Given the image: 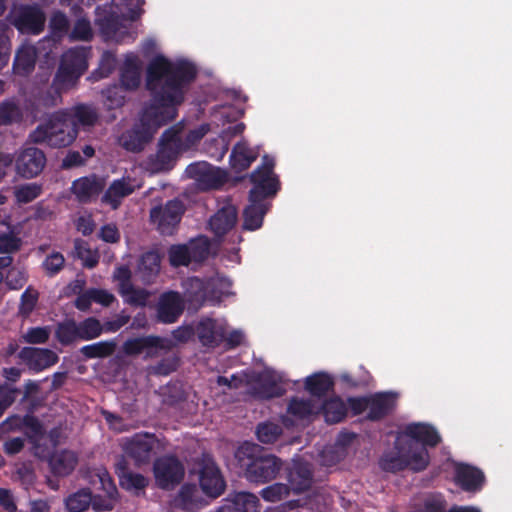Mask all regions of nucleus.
<instances>
[{"instance_id":"nucleus-1","label":"nucleus","mask_w":512,"mask_h":512,"mask_svg":"<svg viewBox=\"0 0 512 512\" xmlns=\"http://www.w3.org/2000/svg\"><path fill=\"white\" fill-rule=\"evenodd\" d=\"M196 77L195 65L187 60L172 62L163 56L153 59L146 72V88L152 103L144 109L139 122L121 135L123 148L142 151L161 126L173 121Z\"/></svg>"},{"instance_id":"nucleus-2","label":"nucleus","mask_w":512,"mask_h":512,"mask_svg":"<svg viewBox=\"0 0 512 512\" xmlns=\"http://www.w3.org/2000/svg\"><path fill=\"white\" fill-rule=\"evenodd\" d=\"M235 459L245 478L256 484L274 480L283 467L282 460L268 453L258 444L242 443L235 451Z\"/></svg>"},{"instance_id":"nucleus-3","label":"nucleus","mask_w":512,"mask_h":512,"mask_svg":"<svg viewBox=\"0 0 512 512\" xmlns=\"http://www.w3.org/2000/svg\"><path fill=\"white\" fill-rule=\"evenodd\" d=\"M68 117L64 109L53 112L30 133L29 140L54 148L69 146L77 138V130Z\"/></svg>"},{"instance_id":"nucleus-4","label":"nucleus","mask_w":512,"mask_h":512,"mask_svg":"<svg viewBox=\"0 0 512 512\" xmlns=\"http://www.w3.org/2000/svg\"><path fill=\"white\" fill-rule=\"evenodd\" d=\"M183 151L181 129L172 126L162 133L156 153L147 158V168L153 173L169 171Z\"/></svg>"},{"instance_id":"nucleus-5","label":"nucleus","mask_w":512,"mask_h":512,"mask_svg":"<svg viewBox=\"0 0 512 512\" xmlns=\"http://www.w3.org/2000/svg\"><path fill=\"white\" fill-rule=\"evenodd\" d=\"M275 160L264 155L262 163L251 174L252 188L249 191V201H268L276 196L280 190V180L274 173Z\"/></svg>"},{"instance_id":"nucleus-6","label":"nucleus","mask_w":512,"mask_h":512,"mask_svg":"<svg viewBox=\"0 0 512 512\" xmlns=\"http://www.w3.org/2000/svg\"><path fill=\"white\" fill-rule=\"evenodd\" d=\"M6 20L19 34L38 36L45 29L46 15L38 4H18L11 8Z\"/></svg>"},{"instance_id":"nucleus-7","label":"nucleus","mask_w":512,"mask_h":512,"mask_svg":"<svg viewBox=\"0 0 512 512\" xmlns=\"http://www.w3.org/2000/svg\"><path fill=\"white\" fill-rule=\"evenodd\" d=\"M231 281L226 277H214L202 280L198 277L189 278L186 288V299L195 306H202L207 300H220L228 294Z\"/></svg>"},{"instance_id":"nucleus-8","label":"nucleus","mask_w":512,"mask_h":512,"mask_svg":"<svg viewBox=\"0 0 512 512\" xmlns=\"http://www.w3.org/2000/svg\"><path fill=\"white\" fill-rule=\"evenodd\" d=\"M90 47L77 46L67 50L61 58L55 74L56 83H65L72 87L88 68Z\"/></svg>"},{"instance_id":"nucleus-9","label":"nucleus","mask_w":512,"mask_h":512,"mask_svg":"<svg viewBox=\"0 0 512 512\" xmlns=\"http://www.w3.org/2000/svg\"><path fill=\"white\" fill-rule=\"evenodd\" d=\"M153 472L156 483L161 489L178 485L185 474L184 466L174 455H164L155 460Z\"/></svg>"},{"instance_id":"nucleus-10","label":"nucleus","mask_w":512,"mask_h":512,"mask_svg":"<svg viewBox=\"0 0 512 512\" xmlns=\"http://www.w3.org/2000/svg\"><path fill=\"white\" fill-rule=\"evenodd\" d=\"M184 206L180 200H169L164 206L158 205L150 210V221L163 235H171L181 221Z\"/></svg>"},{"instance_id":"nucleus-11","label":"nucleus","mask_w":512,"mask_h":512,"mask_svg":"<svg viewBox=\"0 0 512 512\" xmlns=\"http://www.w3.org/2000/svg\"><path fill=\"white\" fill-rule=\"evenodd\" d=\"M158 447L159 440L154 434L137 433L126 441L124 451L136 466H141L151 461Z\"/></svg>"},{"instance_id":"nucleus-12","label":"nucleus","mask_w":512,"mask_h":512,"mask_svg":"<svg viewBox=\"0 0 512 512\" xmlns=\"http://www.w3.org/2000/svg\"><path fill=\"white\" fill-rule=\"evenodd\" d=\"M198 466L199 485L203 493L211 498L219 497L225 490L226 482L215 461L203 456Z\"/></svg>"},{"instance_id":"nucleus-13","label":"nucleus","mask_w":512,"mask_h":512,"mask_svg":"<svg viewBox=\"0 0 512 512\" xmlns=\"http://www.w3.org/2000/svg\"><path fill=\"white\" fill-rule=\"evenodd\" d=\"M187 175L194 179L201 190L218 189L227 181V173L220 168L202 161L192 163L186 168Z\"/></svg>"},{"instance_id":"nucleus-14","label":"nucleus","mask_w":512,"mask_h":512,"mask_svg":"<svg viewBox=\"0 0 512 512\" xmlns=\"http://www.w3.org/2000/svg\"><path fill=\"white\" fill-rule=\"evenodd\" d=\"M170 348L168 339L155 335L130 338L123 343V352L126 355L137 356L145 353V359L156 357L160 351Z\"/></svg>"},{"instance_id":"nucleus-15","label":"nucleus","mask_w":512,"mask_h":512,"mask_svg":"<svg viewBox=\"0 0 512 512\" xmlns=\"http://www.w3.org/2000/svg\"><path fill=\"white\" fill-rule=\"evenodd\" d=\"M46 161V155L41 149L25 147L16 156V172L26 179L37 177L43 171Z\"/></svg>"},{"instance_id":"nucleus-16","label":"nucleus","mask_w":512,"mask_h":512,"mask_svg":"<svg viewBox=\"0 0 512 512\" xmlns=\"http://www.w3.org/2000/svg\"><path fill=\"white\" fill-rule=\"evenodd\" d=\"M106 187V181L103 177L92 173L75 179L70 187L71 193L81 204L94 202Z\"/></svg>"},{"instance_id":"nucleus-17","label":"nucleus","mask_w":512,"mask_h":512,"mask_svg":"<svg viewBox=\"0 0 512 512\" xmlns=\"http://www.w3.org/2000/svg\"><path fill=\"white\" fill-rule=\"evenodd\" d=\"M285 473L287 485L296 494L308 491L312 487L314 471L309 462L302 459L293 460L285 468Z\"/></svg>"},{"instance_id":"nucleus-18","label":"nucleus","mask_w":512,"mask_h":512,"mask_svg":"<svg viewBox=\"0 0 512 512\" xmlns=\"http://www.w3.org/2000/svg\"><path fill=\"white\" fill-rule=\"evenodd\" d=\"M18 357L27 365L30 371L34 373L41 372L55 365L59 357L47 348L24 347L18 353Z\"/></svg>"},{"instance_id":"nucleus-19","label":"nucleus","mask_w":512,"mask_h":512,"mask_svg":"<svg viewBox=\"0 0 512 512\" xmlns=\"http://www.w3.org/2000/svg\"><path fill=\"white\" fill-rule=\"evenodd\" d=\"M157 320L160 323H175L184 311V302L176 291L161 294L157 304Z\"/></svg>"},{"instance_id":"nucleus-20","label":"nucleus","mask_w":512,"mask_h":512,"mask_svg":"<svg viewBox=\"0 0 512 512\" xmlns=\"http://www.w3.org/2000/svg\"><path fill=\"white\" fill-rule=\"evenodd\" d=\"M400 437L408 438L406 441L414 443L425 448H434L441 442V436L438 431L430 424L410 423L405 426Z\"/></svg>"},{"instance_id":"nucleus-21","label":"nucleus","mask_w":512,"mask_h":512,"mask_svg":"<svg viewBox=\"0 0 512 512\" xmlns=\"http://www.w3.org/2000/svg\"><path fill=\"white\" fill-rule=\"evenodd\" d=\"M455 482L466 492H478L485 483L483 471L475 466L459 463L455 466Z\"/></svg>"},{"instance_id":"nucleus-22","label":"nucleus","mask_w":512,"mask_h":512,"mask_svg":"<svg viewBox=\"0 0 512 512\" xmlns=\"http://www.w3.org/2000/svg\"><path fill=\"white\" fill-rule=\"evenodd\" d=\"M195 332L199 342L207 348L218 347L225 338V327L212 318L201 319L195 328Z\"/></svg>"},{"instance_id":"nucleus-23","label":"nucleus","mask_w":512,"mask_h":512,"mask_svg":"<svg viewBox=\"0 0 512 512\" xmlns=\"http://www.w3.org/2000/svg\"><path fill=\"white\" fill-rule=\"evenodd\" d=\"M237 220V208L233 204L227 203L211 216L209 227L215 237L221 238L235 227Z\"/></svg>"},{"instance_id":"nucleus-24","label":"nucleus","mask_w":512,"mask_h":512,"mask_svg":"<svg viewBox=\"0 0 512 512\" xmlns=\"http://www.w3.org/2000/svg\"><path fill=\"white\" fill-rule=\"evenodd\" d=\"M64 111L67 112L68 118L73 122L77 134L80 128L90 130L99 120L98 110L92 104L78 103L69 108H64Z\"/></svg>"},{"instance_id":"nucleus-25","label":"nucleus","mask_w":512,"mask_h":512,"mask_svg":"<svg viewBox=\"0 0 512 512\" xmlns=\"http://www.w3.org/2000/svg\"><path fill=\"white\" fill-rule=\"evenodd\" d=\"M396 406L395 395L391 392H377L369 395V407L366 418L376 422L390 415Z\"/></svg>"},{"instance_id":"nucleus-26","label":"nucleus","mask_w":512,"mask_h":512,"mask_svg":"<svg viewBox=\"0 0 512 512\" xmlns=\"http://www.w3.org/2000/svg\"><path fill=\"white\" fill-rule=\"evenodd\" d=\"M38 58L37 48L29 43H24L18 47L13 60V72L15 75L26 77L35 69Z\"/></svg>"},{"instance_id":"nucleus-27","label":"nucleus","mask_w":512,"mask_h":512,"mask_svg":"<svg viewBox=\"0 0 512 512\" xmlns=\"http://www.w3.org/2000/svg\"><path fill=\"white\" fill-rule=\"evenodd\" d=\"M115 473L119 479V485L126 491L144 490L148 484V479L140 473L132 472L128 463L121 458L115 465Z\"/></svg>"},{"instance_id":"nucleus-28","label":"nucleus","mask_w":512,"mask_h":512,"mask_svg":"<svg viewBox=\"0 0 512 512\" xmlns=\"http://www.w3.org/2000/svg\"><path fill=\"white\" fill-rule=\"evenodd\" d=\"M258 156V151L249 147L248 143L242 139L233 147L229 162L231 168L235 172L240 173L248 169Z\"/></svg>"},{"instance_id":"nucleus-29","label":"nucleus","mask_w":512,"mask_h":512,"mask_svg":"<svg viewBox=\"0 0 512 512\" xmlns=\"http://www.w3.org/2000/svg\"><path fill=\"white\" fill-rule=\"evenodd\" d=\"M141 83V66L137 56L127 55L120 69V84L125 91L136 90Z\"/></svg>"},{"instance_id":"nucleus-30","label":"nucleus","mask_w":512,"mask_h":512,"mask_svg":"<svg viewBox=\"0 0 512 512\" xmlns=\"http://www.w3.org/2000/svg\"><path fill=\"white\" fill-rule=\"evenodd\" d=\"M133 192L134 187L129 180L125 178L116 179L106 189L101 201L109 205L112 210H116L120 207L122 200Z\"/></svg>"},{"instance_id":"nucleus-31","label":"nucleus","mask_w":512,"mask_h":512,"mask_svg":"<svg viewBox=\"0 0 512 512\" xmlns=\"http://www.w3.org/2000/svg\"><path fill=\"white\" fill-rule=\"evenodd\" d=\"M285 388L272 375H260L251 389V394L263 400L281 397Z\"/></svg>"},{"instance_id":"nucleus-32","label":"nucleus","mask_w":512,"mask_h":512,"mask_svg":"<svg viewBox=\"0 0 512 512\" xmlns=\"http://www.w3.org/2000/svg\"><path fill=\"white\" fill-rule=\"evenodd\" d=\"M403 448L407 460V468L414 472L425 470L430 463V455L427 448L420 446L413 441H404Z\"/></svg>"},{"instance_id":"nucleus-33","label":"nucleus","mask_w":512,"mask_h":512,"mask_svg":"<svg viewBox=\"0 0 512 512\" xmlns=\"http://www.w3.org/2000/svg\"><path fill=\"white\" fill-rule=\"evenodd\" d=\"M270 207L269 201H249V205L243 211V228L249 231L261 228L264 216Z\"/></svg>"},{"instance_id":"nucleus-34","label":"nucleus","mask_w":512,"mask_h":512,"mask_svg":"<svg viewBox=\"0 0 512 512\" xmlns=\"http://www.w3.org/2000/svg\"><path fill=\"white\" fill-rule=\"evenodd\" d=\"M77 462V455L69 450L55 452L49 458L51 472L60 477L69 475L75 469Z\"/></svg>"},{"instance_id":"nucleus-35","label":"nucleus","mask_w":512,"mask_h":512,"mask_svg":"<svg viewBox=\"0 0 512 512\" xmlns=\"http://www.w3.org/2000/svg\"><path fill=\"white\" fill-rule=\"evenodd\" d=\"M224 501L233 509V512H260L259 498L250 492H235Z\"/></svg>"},{"instance_id":"nucleus-36","label":"nucleus","mask_w":512,"mask_h":512,"mask_svg":"<svg viewBox=\"0 0 512 512\" xmlns=\"http://www.w3.org/2000/svg\"><path fill=\"white\" fill-rule=\"evenodd\" d=\"M396 452L385 454L380 460V466L387 472H399L407 468V460L403 448V439L398 437L395 442Z\"/></svg>"},{"instance_id":"nucleus-37","label":"nucleus","mask_w":512,"mask_h":512,"mask_svg":"<svg viewBox=\"0 0 512 512\" xmlns=\"http://www.w3.org/2000/svg\"><path fill=\"white\" fill-rule=\"evenodd\" d=\"M161 258L158 252L144 253L138 263V273L145 283H151L160 271Z\"/></svg>"},{"instance_id":"nucleus-38","label":"nucleus","mask_w":512,"mask_h":512,"mask_svg":"<svg viewBox=\"0 0 512 512\" xmlns=\"http://www.w3.org/2000/svg\"><path fill=\"white\" fill-rule=\"evenodd\" d=\"M334 381L332 377L325 372H318L306 378L305 389L314 397H324L333 390Z\"/></svg>"},{"instance_id":"nucleus-39","label":"nucleus","mask_w":512,"mask_h":512,"mask_svg":"<svg viewBox=\"0 0 512 512\" xmlns=\"http://www.w3.org/2000/svg\"><path fill=\"white\" fill-rule=\"evenodd\" d=\"M321 411L329 424L339 423L347 416V406L339 396L325 400L321 405Z\"/></svg>"},{"instance_id":"nucleus-40","label":"nucleus","mask_w":512,"mask_h":512,"mask_svg":"<svg viewBox=\"0 0 512 512\" xmlns=\"http://www.w3.org/2000/svg\"><path fill=\"white\" fill-rule=\"evenodd\" d=\"M95 13V24L99 27L102 34L106 36H113L119 31L121 23L119 16L115 12L111 10L106 11L98 6Z\"/></svg>"},{"instance_id":"nucleus-41","label":"nucleus","mask_w":512,"mask_h":512,"mask_svg":"<svg viewBox=\"0 0 512 512\" xmlns=\"http://www.w3.org/2000/svg\"><path fill=\"white\" fill-rule=\"evenodd\" d=\"M69 88L70 86L65 83H56L54 77L52 84L46 90L39 93L37 102L45 108L55 107L62 102V93Z\"/></svg>"},{"instance_id":"nucleus-42","label":"nucleus","mask_w":512,"mask_h":512,"mask_svg":"<svg viewBox=\"0 0 512 512\" xmlns=\"http://www.w3.org/2000/svg\"><path fill=\"white\" fill-rule=\"evenodd\" d=\"M108 488L106 495H92V502L90 505L95 512H106L113 510L117 501L118 491L110 478L107 479Z\"/></svg>"},{"instance_id":"nucleus-43","label":"nucleus","mask_w":512,"mask_h":512,"mask_svg":"<svg viewBox=\"0 0 512 512\" xmlns=\"http://www.w3.org/2000/svg\"><path fill=\"white\" fill-rule=\"evenodd\" d=\"M92 502V493L90 489H80L70 494L65 499V507L68 512H83L87 510Z\"/></svg>"},{"instance_id":"nucleus-44","label":"nucleus","mask_w":512,"mask_h":512,"mask_svg":"<svg viewBox=\"0 0 512 512\" xmlns=\"http://www.w3.org/2000/svg\"><path fill=\"white\" fill-rule=\"evenodd\" d=\"M115 350L116 342L114 340H109L85 345L80 349V352L84 357L94 359L109 357L115 352Z\"/></svg>"},{"instance_id":"nucleus-45","label":"nucleus","mask_w":512,"mask_h":512,"mask_svg":"<svg viewBox=\"0 0 512 512\" xmlns=\"http://www.w3.org/2000/svg\"><path fill=\"white\" fill-rule=\"evenodd\" d=\"M287 412L299 420L307 419L317 413L312 400L298 397H293L289 401Z\"/></svg>"},{"instance_id":"nucleus-46","label":"nucleus","mask_w":512,"mask_h":512,"mask_svg":"<svg viewBox=\"0 0 512 512\" xmlns=\"http://www.w3.org/2000/svg\"><path fill=\"white\" fill-rule=\"evenodd\" d=\"M55 336L62 345H70L79 339L78 325L74 320H66L57 325Z\"/></svg>"},{"instance_id":"nucleus-47","label":"nucleus","mask_w":512,"mask_h":512,"mask_svg":"<svg viewBox=\"0 0 512 512\" xmlns=\"http://www.w3.org/2000/svg\"><path fill=\"white\" fill-rule=\"evenodd\" d=\"M192 262L201 263L210 253V240L206 236H199L187 244Z\"/></svg>"},{"instance_id":"nucleus-48","label":"nucleus","mask_w":512,"mask_h":512,"mask_svg":"<svg viewBox=\"0 0 512 512\" xmlns=\"http://www.w3.org/2000/svg\"><path fill=\"white\" fill-rule=\"evenodd\" d=\"M80 340H92L99 337L104 331L103 324L95 317H88L77 323Z\"/></svg>"},{"instance_id":"nucleus-49","label":"nucleus","mask_w":512,"mask_h":512,"mask_svg":"<svg viewBox=\"0 0 512 512\" xmlns=\"http://www.w3.org/2000/svg\"><path fill=\"white\" fill-rule=\"evenodd\" d=\"M75 256L82 260L85 268L92 269L97 266L99 262V255L97 252L92 251L89 244L81 239L74 242Z\"/></svg>"},{"instance_id":"nucleus-50","label":"nucleus","mask_w":512,"mask_h":512,"mask_svg":"<svg viewBox=\"0 0 512 512\" xmlns=\"http://www.w3.org/2000/svg\"><path fill=\"white\" fill-rule=\"evenodd\" d=\"M169 263L172 267L188 266L192 260L187 244L172 245L168 249Z\"/></svg>"},{"instance_id":"nucleus-51","label":"nucleus","mask_w":512,"mask_h":512,"mask_svg":"<svg viewBox=\"0 0 512 512\" xmlns=\"http://www.w3.org/2000/svg\"><path fill=\"white\" fill-rule=\"evenodd\" d=\"M282 434V428L272 422L260 423L256 429L257 439L264 444H272Z\"/></svg>"},{"instance_id":"nucleus-52","label":"nucleus","mask_w":512,"mask_h":512,"mask_svg":"<svg viewBox=\"0 0 512 512\" xmlns=\"http://www.w3.org/2000/svg\"><path fill=\"white\" fill-rule=\"evenodd\" d=\"M65 266V258L62 253L53 251L46 256L42 262V268L45 275L48 277H54L59 274Z\"/></svg>"},{"instance_id":"nucleus-53","label":"nucleus","mask_w":512,"mask_h":512,"mask_svg":"<svg viewBox=\"0 0 512 512\" xmlns=\"http://www.w3.org/2000/svg\"><path fill=\"white\" fill-rule=\"evenodd\" d=\"M22 119L19 106L13 101H5L0 104V126L9 125Z\"/></svg>"},{"instance_id":"nucleus-54","label":"nucleus","mask_w":512,"mask_h":512,"mask_svg":"<svg viewBox=\"0 0 512 512\" xmlns=\"http://www.w3.org/2000/svg\"><path fill=\"white\" fill-rule=\"evenodd\" d=\"M197 489L195 485L184 484L175 499L177 506L186 511H191L196 506L195 495Z\"/></svg>"},{"instance_id":"nucleus-55","label":"nucleus","mask_w":512,"mask_h":512,"mask_svg":"<svg viewBox=\"0 0 512 512\" xmlns=\"http://www.w3.org/2000/svg\"><path fill=\"white\" fill-rule=\"evenodd\" d=\"M71 41H90L93 38L91 23L87 18L78 19L69 35Z\"/></svg>"},{"instance_id":"nucleus-56","label":"nucleus","mask_w":512,"mask_h":512,"mask_svg":"<svg viewBox=\"0 0 512 512\" xmlns=\"http://www.w3.org/2000/svg\"><path fill=\"white\" fill-rule=\"evenodd\" d=\"M23 426L28 429L27 437L34 444L45 434L42 423L33 415H25L23 417Z\"/></svg>"},{"instance_id":"nucleus-57","label":"nucleus","mask_w":512,"mask_h":512,"mask_svg":"<svg viewBox=\"0 0 512 512\" xmlns=\"http://www.w3.org/2000/svg\"><path fill=\"white\" fill-rule=\"evenodd\" d=\"M290 488L287 484L274 483L261 490V496L269 502H277L289 495Z\"/></svg>"},{"instance_id":"nucleus-58","label":"nucleus","mask_w":512,"mask_h":512,"mask_svg":"<svg viewBox=\"0 0 512 512\" xmlns=\"http://www.w3.org/2000/svg\"><path fill=\"white\" fill-rule=\"evenodd\" d=\"M42 188L36 183L19 186L15 191L16 199L21 203H29L40 196Z\"/></svg>"},{"instance_id":"nucleus-59","label":"nucleus","mask_w":512,"mask_h":512,"mask_svg":"<svg viewBox=\"0 0 512 512\" xmlns=\"http://www.w3.org/2000/svg\"><path fill=\"white\" fill-rule=\"evenodd\" d=\"M178 367V359L176 357H167L161 359L155 365L149 366L148 372L152 375L167 376L176 371Z\"/></svg>"},{"instance_id":"nucleus-60","label":"nucleus","mask_w":512,"mask_h":512,"mask_svg":"<svg viewBox=\"0 0 512 512\" xmlns=\"http://www.w3.org/2000/svg\"><path fill=\"white\" fill-rule=\"evenodd\" d=\"M21 245V239L12 232L0 235V253L11 254L17 252Z\"/></svg>"},{"instance_id":"nucleus-61","label":"nucleus","mask_w":512,"mask_h":512,"mask_svg":"<svg viewBox=\"0 0 512 512\" xmlns=\"http://www.w3.org/2000/svg\"><path fill=\"white\" fill-rule=\"evenodd\" d=\"M123 294L126 296V301L135 306H145L149 298V293L145 289L134 288L133 286L125 289Z\"/></svg>"},{"instance_id":"nucleus-62","label":"nucleus","mask_w":512,"mask_h":512,"mask_svg":"<svg viewBox=\"0 0 512 512\" xmlns=\"http://www.w3.org/2000/svg\"><path fill=\"white\" fill-rule=\"evenodd\" d=\"M23 339L29 344H43L49 339V329L47 327L29 328Z\"/></svg>"},{"instance_id":"nucleus-63","label":"nucleus","mask_w":512,"mask_h":512,"mask_svg":"<svg viewBox=\"0 0 512 512\" xmlns=\"http://www.w3.org/2000/svg\"><path fill=\"white\" fill-rule=\"evenodd\" d=\"M25 273L11 267L6 275L5 282L10 289L18 290L21 289L26 283Z\"/></svg>"},{"instance_id":"nucleus-64","label":"nucleus","mask_w":512,"mask_h":512,"mask_svg":"<svg viewBox=\"0 0 512 512\" xmlns=\"http://www.w3.org/2000/svg\"><path fill=\"white\" fill-rule=\"evenodd\" d=\"M123 91H125V90L121 87V85L120 86L114 85L112 87H108L104 91V95H105L107 101L109 102L110 107H112V108L120 107L124 104L125 95L123 94Z\"/></svg>"}]
</instances>
